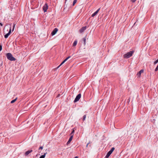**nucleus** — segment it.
<instances>
[{"instance_id": "f257e3e1", "label": "nucleus", "mask_w": 158, "mask_h": 158, "mask_svg": "<svg viewBox=\"0 0 158 158\" xmlns=\"http://www.w3.org/2000/svg\"><path fill=\"white\" fill-rule=\"evenodd\" d=\"M6 56L7 59L11 61H15L16 59L13 57L12 54L10 53H8L6 54Z\"/></svg>"}, {"instance_id": "f03ea898", "label": "nucleus", "mask_w": 158, "mask_h": 158, "mask_svg": "<svg viewBox=\"0 0 158 158\" xmlns=\"http://www.w3.org/2000/svg\"><path fill=\"white\" fill-rule=\"evenodd\" d=\"M134 52V51H131L129 52H128L126 54H125L123 55V57L125 58H128L131 57L133 53Z\"/></svg>"}, {"instance_id": "7ed1b4c3", "label": "nucleus", "mask_w": 158, "mask_h": 158, "mask_svg": "<svg viewBox=\"0 0 158 158\" xmlns=\"http://www.w3.org/2000/svg\"><path fill=\"white\" fill-rule=\"evenodd\" d=\"M114 150V148L113 147L110 151H109L107 153L106 156H105L106 158H108L110 155L111 154L112 152Z\"/></svg>"}, {"instance_id": "20e7f679", "label": "nucleus", "mask_w": 158, "mask_h": 158, "mask_svg": "<svg viewBox=\"0 0 158 158\" xmlns=\"http://www.w3.org/2000/svg\"><path fill=\"white\" fill-rule=\"evenodd\" d=\"M81 95L80 94H78L76 97L74 102H75L79 100L81 98Z\"/></svg>"}, {"instance_id": "39448f33", "label": "nucleus", "mask_w": 158, "mask_h": 158, "mask_svg": "<svg viewBox=\"0 0 158 158\" xmlns=\"http://www.w3.org/2000/svg\"><path fill=\"white\" fill-rule=\"evenodd\" d=\"M11 27H10V28L9 31V32L8 33L4 35V37L5 38H7L10 35L11 32Z\"/></svg>"}, {"instance_id": "423d86ee", "label": "nucleus", "mask_w": 158, "mask_h": 158, "mask_svg": "<svg viewBox=\"0 0 158 158\" xmlns=\"http://www.w3.org/2000/svg\"><path fill=\"white\" fill-rule=\"evenodd\" d=\"M48 6L47 4H45V5L43 6V9L44 12H45L48 9Z\"/></svg>"}, {"instance_id": "0eeeda50", "label": "nucleus", "mask_w": 158, "mask_h": 158, "mask_svg": "<svg viewBox=\"0 0 158 158\" xmlns=\"http://www.w3.org/2000/svg\"><path fill=\"white\" fill-rule=\"evenodd\" d=\"M58 31V29L57 28H55L52 31L51 33V35H55L56 33L57 32V31Z\"/></svg>"}, {"instance_id": "6e6552de", "label": "nucleus", "mask_w": 158, "mask_h": 158, "mask_svg": "<svg viewBox=\"0 0 158 158\" xmlns=\"http://www.w3.org/2000/svg\"><path fill=\"white\" fill-rule=\"evenodd\" d=\"M86 28V27L85 26L82 27L79 30V32L80 33H81L83 32Z\"/></svg>"}, {"instance_id": "1a4fd4ad", "label": "nucleus", "mask_w": 158, "mask_h": 158, "mask_svg": "<svg viewBox=\"0 0 158 158\" xmlns=\"http://www.w3.org/2000/svg\"><path fill=\"white\" fill-rule=\"evenodd\" d=\"M100 10V8L98 9L95 12L92 14V16L94 17L95 16L98 14Z\"/></svg>"}, {"instance_id": "9d476101", "label": "nucleus", "mask_w": 158, "mask_h": 158, "mask_svg": "<svg viewBox=\"0 0 158 158\" xmlns=\"http://www.w3.org/2000/svg\"><path fill=\"white\" fill-rule=\"evenodd\" d=\"M143 70L141 69V70L137 74V75L138 77H140L142 73H143Z\"/></svg>"}, {"instance_id": "9b49d317", "label": "nucleus", "mask_w": 158, "mask_h": 158, "mask_svg": "<svg viewBox=\"0 0 158 158\" xmlns=\"http://www.w3.org/2000/svg\"><path fill=\"white\" fill-rule=\"evenodd\" d=\"M32 150H28L25 153V155L26 156H27L29 153L32 152Z\"/></svg>"}, {"instance_id": "f8f14e48", "label": "nucleus", "mask_w": 158, "mask_h": 158, "mask_svg": "<svg viewBox=\"0 0 158 158\" xmlns=\"http://www.w3.org/2000/svg\"><path fill=\"white\" fill-rule=\"evenodd\" d=\"M73 137V135H71L68 141L67 142V144H69L70 143L71 141L72 140Z\"/></svg>"}, {"instance_id": "ddd939ff", "label": "nucleus", "mask_w": 158, "mask_h": 158, "mask_svg": "<svg viewBox=\"0 0 158 158\" xmlns=\"http://www.w3.org/2000/svg\"><path fill=\"white\" fill-rule=\"evenodd\" d=\"M77 40H75L73 44V46H76L77 44Z\"/></svg>"}, {"instance_id": "4468645a", "label": "nucleus", "mask_w": 158, "mask_h": 158, "mask_svg": "<svg viewBox=\"0 0 158 158\" xmlns=\"http://www.w3.org/2000/svg\"><path fill=\"white\" fill-rule=\"evenodd\" d=\"M47 153V152H46L43 155L41 156H40V158H44V157L45 156V155Z\"/></svg>"}, {"instance_id": "2eb2a0df", "label": "nucleus", "mask_w": 158, "mask_h": 158, "mask_svg": "<svg viewBox=\"0 0 158 158\" xmlns=\"http://www.w3.org/2000/svg\"><path fill=\"white\" fill-rule=\"evenodd\" d=\"M17 98H15V99H14V100H12V101H11L10 103H14V102H15L17 100Z\"/></svg>"}, {"instance_id": "dca6fc26", "label": "nucleus", "mask_w": 158, "mask_h": 158, "mask_svg": "<svg viewBox=\"0 0 158 158\" xmlns=\"http://www.w3.org/2000/svg\"><path fill=\"white\" fill-rule=\"evenodd\" d=\"M86 115H84L83 117V121H84L85 119V118H86Z\"/></svg>"}, {"instance_id": "f3484780", "label": "nucleus", "mask_w": 158, "mask_h": 158, "mask_svg": "<svg viewBox=\"0 0 158 158\" xmlns=\"http://www.w3.org/2000/svg\"><path fill=\"white\" fill-rule=\"evenodd\" d=\"M77 1V0H74L73 1V6H74L75 5V4L76 3Z\"/></svg>"}, {"instance_id": "a211bd4d", "label": "nucleus", "mask_w": 158, "mask_h": 158, "mask_svg": "<svg viewBox=\"0 0 158 158\" xmlns=\"http://www.w3.org/2000/svg\"><path fill=\"white\" fill-rule=\"evenodd\" d=\"M71 57L70 56H68V57H67V58H66L64 60L65 61V62H66L69 58L70 57Z\"/></svg>"}, {"instance_id": "6ab92c4d", "label": "nucleus", "mask_w": 158, "mask_h": 158, "mask_svg": "<svg viewBox=\"0 0 158 158\" xmlns=\"http://www.w3.org/2000/svg\"><path fill=\"white\" fill-rule=\"evenodd\" d=\"M15 24L14 23L13 25V27L12 31H13L14 30V28H15Z\"/></svg>"}, {"instance_id": "aec40b11", "label": "nucleus", "mask_w": 158, "mask_h": 158, "mask_svg": "<svg viewBox=\"0 0 158 158\" xmlns=\"http://www.w3.org/2000/svg\"><path fill=\"white\" fill-rule=\"evenodd\" d=\"M83 40L84 42V44L85 45V41H86V39L85 38H84L83 39Z\"/></svg>"}, {"instance_id": "412c9836", "label": "nucleus", "mask_w": 158, "mask_h": 158, "mask_svg": "<svg viewBox=\"0 0 158 158\" xmlns=\"http://www.w3.org/2000/svg\"><path fill=\"white\" fill-rule=\"evenodd\" d=\"M158 70V66L157 65L155 69V71H157Z\"/></svg>"}, {"instance_id": "4be33fe9", "label": "nucleus", "mask_w": 158, "mask_h": 158, "mask_svg": "<svg viewBox=\"0 0 158 158\" xmlns=\"http://www.w3.org/2000/svg\"><path fill=\"white\" fill-rule=\"evenodd\" d=\"M2 44H0V51L2 50Z\"/></svg>"}, {"instance_id": "5701e85b", "label": "nucleus", "mask_w": 158, "mask_h": 158, "mask_svg": "<svg viewBox=\"0 0 158 158\" xmlns=\"http://www.w3.org/2000/svg\"><path fill=\"white\" fill-rule=\"evenodd\" d=\"M158 62V60L157 59V60H156L154 62V64H157Z\"/></svg>"}, {"instance_id": "b1692460", "label": "nucleus", "mask_w": 158, "mask_h": 158, "mask_svg": "<svg viewBox=\"0 0 158 158\" xmlns=\"http://www.w3.org/2000/svg\"><path fill=\"white\" fill-rule=\"evenodd\" d=\"M74 132V130H73L72 131V132L71 133V135H72V134H73Z\"/></svg>"}, {"instance_id": "393cba45", "label": "nucleus", "mask_w": 158, "mask_h": 158, "mask_svg": "<svg viewBox=\"0 0 158 158\" xmlns=\"http://www.w3.org/2000/svg\"><path fill=\"white\" fill-rule=\"evenodd\" d=\"M131 2H135L136 0H131Z\"/></svg>"}, {"instance_id": "a878e982", "label": "nucleus", "mask_w": 158, "mask_h": 158, "mask_svg": "<svg viewBox=\"0 0 158 158\" xmlns=\"http://www.w3.org/2000/svg\"><path fill=\"white\" fill-rule=\"evenodd\" d=\"M65 62V61L64 60L62 62V64H63Z\"/></svg>"}, {"instance_id": "bb28decb", "label": "nucleus", "mask_w": 158, "mask_h": 158, "mask_svg": "<svg viewBox=\"0 0 158 158\" xmlns=\"http://www.w3.org/2000/svg\"><path fill=\"white\" fill-rule=\"evenodd\" d=\"M89 143H90V142H89V143H88L87 144V145H86V147H88V144H89Z\"/></svg>"}, {"instance_id": "cd10ccee", "label": "nucleus", "mask_w": 158, "mask_h": 158, "mask_svg": "<svg viewBox=\"0 0 158 158\" xmlns=\"http://www.w3.org/2000/svg\"><path fill=\"white\" fill-rule=\"evenodd\" d=\"M40 149L42 150L43 149V147H40Z\"/></svg>"}, {"instance_id": "c85d7f7f", "label": "nucleus", "mask_w": 158, "mask_h": 158, "mask_svg": "<svg viewBox=\"0 0 158 158\" xmlns=\"http://www.w3.org/2000/svg\"><path fill=\"white\" fill-rule=\"evenodd\" d=\"M0 25L1 26H2L3 24H2L1 23H0Z\"/></svg>"}, {"instance_id": "c756f323", "label": "nucleus", "mask_w": 158, "mask_h": 158, "mask_svg": "<svg viewBox=\"0 0 158 158\" xmlns=\"http://www.w3.org/2000/svg\"><path fill=\"white\" fill-rule=\"evenodd\" d=\"M60 67V66L59 65V66H58L57 68V69H58L59 68V67Z\"/></svg>"}, {"instance_id": "7c9ffc66", "label": "nucleus", "mask_w": 158, "mask_h": 158, "mask_svg": "<svg viewBox=\"0 0 158 158\" xmlns=\"http://www.w3.org/2000/svg\"><path fill=\"white\" fill-rule=\"evenodd\" d=\"M63 64H62V63L60 64L59 65L60 66H61Z\"/></svg>"}, {"instance_id": "2f4dec72", "label": "nucleus", "mask_w": 158, "mask_h": 158, "mask_svg": "<svg viewBox=\"0 0 158 158\" xmlns=\"http://www.w3.org/2000/svg\"><path fill=\"white\" fill-rule=\"evenodd\" d=\"M74 158H78L77 156H76Z\"/></svg>"}, {"instance_id": "473e14b6", "label": "nucleus", "mask_w": 158, "mask_h": 158, "mask_svg": "<svg viewBox=\"0 0 158 158\" xmlns=\"http://www.w3.org/2000/svg\"><path fill=\"white\" fill-rule=\"evenodd\" d=\"M38 149H39V150L40 149V147L38 148Z\"/></svg>"}]
</instances>
